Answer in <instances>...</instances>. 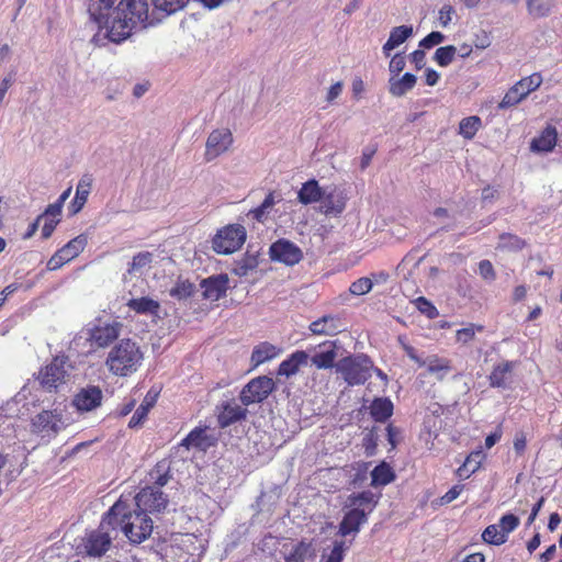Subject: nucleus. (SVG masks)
I'll use <instances>...</instances> for the list:
<instances>
[{"label":"nucleus","instance_id":"64","mask_svg":"<svg viewBox=\"0 0 562 562\" xmlns=\"http://www.w3.org/2000/svg\"><path fill=\"white\" fill-rule=\"evenodd\" d=\"M426 54L424 49H416L409 55L411 61L415 65L416 69L419 70L425 66Z\"/></svg>","mask_w":562,"mask_h":562},{"label":"nucleus","instance_id":"62","mask_svg":"<svg viewBox=\"0 0 562 562\" xmlns=\"http://www.w3.org/2000/svg\"><path fill=\"white\" fill-rule=\"evenodd\" d=\"M479 272L480 276L485 280H491L495 278V271L492 262L487 259L481 260L479 262Z\"/></svg>","mask_w":562,"mask_h":562},{"label":"nucleus","instance_id":"43","mask_svg":"<svg viewBox=\"0 0 562 562\" xmlns=\"http://www.w3.org/2000/svg\"><path fill=\"white\" fill-rule=\"evenodd\" d=\"M481 126L482 121L479 116L472 115L464 117L459 123V134L462 135L465 139H472Z\"/></svg>","mask_w":562,"mask_h":562},{"label":"nucleus","instance_id":"21","mask_svg":"<svg viewBox=\"0 0 562 562\" xmlns=\"http://www.w3.org/2000/svg\"><path fill=\"white\" fill-rule=\"evenodd\" d=\"M346 325L338 315H324L310 325L314 335L334 336L345 330Z\"/></svg>","mask_w":562,"mask_h":562},{"label":"nucleus","instance_id":"2","mask_svg":"<svg viewBox=\"0 0 562 562\" xmlns=\"http://www.w3.org/2000/svg\"><path fill=\"white\" fill-rule=\"evenodd\" d=\"M102 526L115 530L120 528L128 541L139 544L150 537L154 522L150 516L142 512L131 510L127 501L117 499L102 517Z\"/></svg>","mask_w":562,"mask_h":562},{"label":"nucleus","instance_id":"40","mask_svg":"<svg viewBox=\"0 0 562 562\" xmlns=\"http://www.w3.org/2000/svg\"><path fill=\"white\" fill-rule=\"evenodd\" d=\"M313 553L314 549L310 542L300 541L293 546L286 555V562H306Z\"/></svg>","mask_w":562,"mask_h":562},{"label":"nucleus","instance_id":"56","mask_svg":"<svg viewBox=\"0 0 562 562\" xmlns=\"http://www.w3.org/2000/svg\"><path fill=\"white\" fill-rule=\"evenodd\" d=\"M406 65V59L404 54L397 53L395 54L389 64V70L391 74V77H398V75L404 70Z\"/></svg>","mask_w":562,"mask_h":562},{"label":"nucleus","instance_id":"55","mask_svg":"<svg viewBox=\"0 0 562 562\" xmlns=\"http://www.w3.org/2000/svg\"><path fill=\"white\" fill-rule=\"evenodd\" d=\"M415 305L422 314L426 315L430 319H434L439 315L437 307L424 296L417 297Z\"/></svg>","mask_w":562,"mask_h":562},{"label":"nucleus","instance_id":"17","mask_svg":"<svg viewBox=\"0 0 562 562\" xmlns=\"http://www.w3.org/2000/svg\"><path fill=\"white\" fill-rule=\"evenodd\" d=\"M270 256L273 260L293 266L302 259V251L293 243L280 239L271 245Z\"/></svg>","mask_w":562,"mask_h":562},{"label":"nucleus","instance_id":"61","mask_svg":"<svg viewBox=\"0 0 562 562\" xmlns=\"http://www.w3.org/2000/svg\"><path fill=\"white\" fill-rule=\"evenodd\" d=\"M456 13V10L451 4H445L440 8L438 12V20L441 26L446 27L452 20V15Z\"/></svg>","mask_w":562,"mask_h":562},{"label":"nucleus","instance_id":"15","mask_svg":"<svg viewBox=\"0 0 562 562\" xmlns=\"http://www.w3.org/2000/svg\"><path fill=\"white\" fill-rule=\"evenodd\" d=\"M217 436L215 432L210 431L209 427L193 428L180 442L181 447L186 449H196L206 452L217 443Z\"/></svg>","mask_w":562,"mask_h":562},{"label":"nucleus","instance_id":"28","mask_svg":"<svg viewBox=\"0 0 562 562\" xmlns=\"http://www.w3.org/2000/svg\"><path fill=\"white\" fill-rule=\"evenodd\" d=\"M126 305L131 311H134L136 314L150 317H159L160 304L158 301L149 296L131 299L127 301Z\"/></svg>","mask_w":562,"mask_h":562},{"label":"nucleus","instance_id":"31","mask_svg":"<svg viewBox=\"0 0 562 562\" xmlns=\"http://www.w3.org/2000/svg\"><path fill=\"white\" fill-rule=\"evenodd\" d=\"M324 195V190L319 186L318 181L311 179L302 184V188L297 192V200L304 205L319 202Z\"/></svg>","mask_w":562,"mask_h":562},{"label":"nucleus","instance_id":"7","mask_svg":"<svg viewBox=\"0 0 562 562\" xmlns=\"http://www.w3.org/2000/svg\"><path fill=\"white\" fill-rule=\"evenodd\" d=\"M396 276L404 281L430 280L439 277V268L427 259L426 256H423L418 260L406 256L397 265Z\"/></svg>","mask_w":562,"mask_h":562},{"label":"nucleus","instance_id":"46","mask_svg":"<svg viewBox=\"0 0 562 562\" xmlns=\"http://www.w3.org/2000/svg\"><path fill=\"white\" fill-rule=\"evenodd\" d=\"M200 285L203 289V297L213 302L223 297L228 290V283H200Z\"/></svg>","mask_w":562,"mask_h":562},{"label":"nucleus","instance_id":"32","mask_svg":"<svg viewBox=\"0 0 562 562\" xmlns=\"http://www.w3.org/2000/svg\"><path fill=\"white\" fill-rule=\"evenodd\" d=\"M347 506L351 508H361L366 516H369V514L375 508L376 501L374 499V494L371 491H362L350 494L347 498Z\"/></svg>","mask_w":562,"mask_h":562},{"label":"nucleus","instance_id":"12","mask_svg":"<svg viewBox=\"0 0 562 562\" xmlns=\"http://www.w3.org/2000/svg\"><path fill=\"white\" fill-rule=\"evenodd\" d=\"M105 528L110 527L102 526L101 522L98 529L92 530L87 535L85 540V551L88 557L101 558L109 551L112 544V537Z\"/></svg>","mask_w":562,"mask_h":562},{"label":"nucleus","instance_id":"51","mask_svg":"<svg viewBox=\"0 0 562 562\" xmlns=\"http://www.w3.org/2000/svg\"><path fill=\"white\" fill-rule=\"evenodd\" d=\"M189 1L190 0H153V3L156 9L171 14L182 10Z\"/></svg>","mask_w":562,"mask_h":562},{"label":"nucleus","instance_id":"9","mask_svg":"<svg viewBox=\"0 0 562 562\" xmlns=\"http://www.w3.org/2000/svg\"><path fill=\"white\" fill-rule=\"evenodd\" d=\"M274 382L271 378L261 375L249 381L240 391L239 400L245 406L261 403L273 391Z\"/></svg>","mask_w":562,"mask_h":562},{"label":"nucleus","instance_id":"36","mask_svg":"<svg viewBox=\"0 0 562 562\" xmlns=\"http://www.w3.org/2000/svg\"><path fill=\"white\" fill-rule=\"evenodd\" d=\"M395 480V473L385 461L380 462L371 471V486H385Z\"/></svg>","mask_w":562,"mask_h":562},{"label":"nucleus","instance_id":"49","mask_svg":"<svg viewBox=\"0 0 562 562\" xmlns=\"http://www.w3.org/2000/svg\"><path fill=\"white\" fill-rule=\"evenodd\" d=\"M519 524L520 519L518 516L512 513H506L499 518L496 525L501 529L502 533L504 535V538H506L507 541L509 533L513 532L519 526Z\"/></svg>","mask_w":562,"mask_h":562},{"label":"nucleus","instance_id":"58","mask_svg":"<svg viewBox=\"0 0 562 562\" xmlns=\"http://www.w3.org/2000/svg\"><path fill=\"white\" fill-rule=\"evenodd\" d=\"M445 41V35L438 31H432L426 35L420 42L419 47L429 49L436 45L441 44Z\"/></svg>","mask_w":562,"mask_h":562},{"label":"nucleus","instance_id":"19","mask_svg":"<svg viewBox=\"0 0 562 562\" xmlns=\"http://www.w3.org/2000/svg\"><path fill=\"white\" fill-rule=\"evenodd\" d=\"M153 268L154 254L150 251H139L133 256L127 273L131 278L146 279L150 276Z\"/></svg>","mask_w":562,"mask_h":562},{"label":"nucleus","instance_id":"22","mask_svg":"<svg viewBox=\"0 0 562 562\" xmlns=\"http://www.w3.org/2000/svg\"><path fill=\"white\" fill-rule=\"evenodd\" d=\"M346 196L341 191L334 189L330 192H325L319 200V211L325 215H339L346 207Z\"/></svg>","mask_w":562,"mask_h":562},{"label":"nucleus","instance_id":"14","mask_svg":"<svg viewBox=\"0 0 562 562\" xmlns=\"http://www.w3.org/2000/svg\"><path fill=\"white\" fill-rule=\"evenodd\" d=\"M103 392L98 385L81 387L72 397L71 405L79 413H88L101 406Z\"/></svg>","mask_w":562,"mask_h":562},{"label":"nucleus","instance_id":"42","mask_svg":"<svg viewBox=\"0 0 562 562\" xmlns=\"http://www.w3.org/2000/svg\"><path fill=\"white\" fill-rule=\"evenodd\" d=\"M483 454L481 451L472 452L463 462V464L457 470V474L460 479H468L471 474L476 472L481 465Z\"/></svg>","mask_w":562,"mask_h":562},{"label":"nucleus","instance_id":"48","mask_svg":"<svg viewBox=\"0 0 562 562\" xmlns=\"http://www.w3.org/2000/svg\"><path fill=\"white\" fill-rule=\"evenodd\" d=\"M482 540L492 546H501L506 542V538L502 533L496 524L488 525L482 532Z\"/></svg>","mask_w":562,"mask_h":562},{"label":"nucleus","instance_id":"44","mask_svg":"<svg viewBox=\"0 0 562 562\" xmlns=\"http://www.w3.org/2000/svg\"><path fill=\"white\" fill-rule=\"evenodd\" d=\"M542 83V77L539 72L531 74L530 76L524 77L515 83L518 88L519 93L526 98L529 93L537 90Z\"/></svg>","mask_w":562,"mask_h":562},{"label":"nucleus","instance_id":"5","mask_svg":"<svg viewBox=\"0 0 562 562\" xmlns=\"http://www.w3.org/2000/svg\"><path fill=\"white\" fill-rule=\"evenodd\" d=\"M122 323L112 317H97L85 328L87 341L92 349L105 348L121 334Z\"/></svg>","mask_w":562,"mask_h":562},{"label":"nucleus","instance_id":"63","mask_svg":"<svg viewBox=\"0 0 562 562\" xmlns=\"http://www.w3.org/2000/svg\"><path fill=\"white\" fill-rule=\"evenodd\" d=\"M463 485H454L445 495L441 496V504L453 502L461 494Z\"/></svg>","mask_w":562,"mask_h":562},{"label":"nucleus","instance_id":"52","mask_svg":"<svg viewBox=\"0 0 562 562\" xmlns=\"http://www.w3.org/2000/svg\"><path fill=\"white\" fill-rule=\"evenodd\" d=\"M525 98L515 85L505 93L502 101L498 103V110H506L520 103Z\"/></svg>","mask_w":562,"mask_h":562},{"label":"nucleus","instance_id":"26","mask_svg":"<svg viewBox=\"0 0 562 562\" xmlns=\"http://www.w3.org/2000/svg\"><path fill=\"white\" fill-rule=\"evenodd\" d=\"M319 350L311 357V362L317 369H333L336 366L337 347L335 342H325Z\"/></svg>","mask_w":562,"mask_h":562},{"label":"nucleus","instance_id":"60","mask_svg":"<svg viewBox=\"0 0 562 562\" xmlns=\"http://www.w3.org/2000/svg\"><path fill=\"white\" fill-rule=\"evenodd\" d=\"M40 216H43L44 224L42 227V237L43 238H49L55 231L56 226L60 222V220H56L54 217H49L47 215L41 214Z\"/></svg>","mask_w":562,"mask_h":562},{"label":"nucleus","instance_id":"3","mask_svg":"<svg viewBox=\"0 0 562 562\" xmlns=\"http://www.w3.org/2000/svg\"><path fill=\"white\" fill-rule=\"evenodd\" d=\"M144 355L136 341L125 338L120 340L108 353L105 364L117 376L133 374L142 366Z\"/></svg>","mask_w":562,"mask_h":562},{"label":"nucleus","instance_id":"33","mask_svg":"<svg viewBox=\"0 0 562 562\" xmlns=\"http://www.w3.org/2000/svg\"><path fill=\"white\" fill-rule=\"evenodd\" d=\"M280 352V349L270 342H260L255 346L251 352L250 361L256 368L265 362L274 359Z\"/></svg>","mask_w":562,"mask_h":562},{"label":"nucleus","instance_id":"38","mask_svg":"<svg viewBox=\"0 0 562 562\" xmlns=\"http://www.w3.org/2000/svg\"><path fill=\"white\" fill-rule=\"evenodd\" d=\"M258 263L257 255L246 252L239 260L234 262L232 272L239 278L246 277L258 267Z\"/></svg>","mask_w":562,"mask_h":562},{"label":"nucleus","instance_id":"4","mask_svg":"<svg viewBox=\"0 0 562 562\" xmlns=\"http://www.w3.org/2000/svg\"><path fill=\"white\" fill-rule=\"evenodd\" d=\"M335 370L347 385H363L372 375L373 362L364 353H353L339 359Z\"/></svg>","mask_w":562,"mask_h":562},{"label":"nucleus","instance_id":"13","mask_svg":"<svg viewBox=\"0 0 562 562\" xmlns=\"http://www.w3.org/2000/svg\"><path fill=\"white\" fill-rule=\"evenodd\" d=\"M233 134L228 128H217L211 132L206 139L204 158L212 161L229 149Z\"/></svg>","mask_w":562,"mask_h":562},{"label":"nucleus","instance_id":"11","mask_svg":"<svg viewBox=\"0 0 562 562\" xmlns=\"http://www.w3.org/2000/svg\"><path fill=\"white\" fill-rule=\"evenodd\" d=\"M67 357L57 356L40 372V382L47 391L56 390L60 383L65 382Z\"/></svg>","mask_w":562,"mask_h":562},{"label":"nucleus","instance_id":"29","mask_svg":"<svg viewBox=\"0 0 562 562\" xmlns=\"http://www.w3.org/2000/svg\"><path fill=\"white\" fill-rule=\"evenodd\" d=\"M370 416L375 423H385L394 412L390 397H374L370 404Z\"/></svg>","mask_w":562,"mask_h":562},{"label":"nucleus","instance_id":"37","mask_svg":"<svg viewBox=\"0 0 562 562\" xmlns=\"http://www.w3.org/2000/svg\"><path fill=\"white\" fill-rule=\"evenodd\" d=\"M557 1L558 0H526L527 11L535 19L546 18L552 12Z\"/></svg>","mask_w":562,"mask_h":562},{"label":"nucleus","instance_id":"8","mask_svg":"<svg viewBox=\"0 0 562 562\" xmlns=\"http://www.w3.org/2000/svg\"><path fill=\"white\" fill-rule=\"evenodd\" d=\"M136 512H142L145 515L161 514L167 505L168 497L157 487L145 486L134 497Z\"/></svg>","mask_w":562,"mask_h":562},{"label":"nucleus","instance_id":"30","mask_svg":"<svg viewBox=\"0 0 562 562\" xmlns=\"http://www.w3.org/2000/svg\"><path fill=\"white\" fill-rule=\"evenodd\" d=\"M91 187H92L91 176L86 175L79 180L77 188H76L75 198L72 199V201L69 205V211L71 214H77L82 210V207L85 206V204L88 200V196L90 194Z\"/></svg>","mask_w":562,"mask_h":562},{"label":"nucleus","instance_id":"59","mask_svg":"<svg viewBox=\"0 0 562 562\" xmlns=\"http://www.w3.org/2000/svg\"><path fill=\"white\" fill-rule=\"evenodd\" d=\"M344 551H345V542L336 541L330 553L323 558L321 562H342L344 560Z\"/></svg>","mask_w":562,"mask_h":562},{"label":"nucleus","instance_id":"1","mask_svg":"<svg viewBox=\"0 0 562 562\" xmlns=\"http://www.w3.org/2000/svg\"><path fill=\"white\" fill-rule=\"evenodd\" d=\"M115 2L116 0H89L88 11L98 24V32L93 36L95 44H103V40L121 43L136 27L146 26L149 11L147 0H121L114 8Z\"/></svg>","mask_w":562,"mask_h":562},{"label":"nucleus","instance_id":"18","mask_svg":"<svg viewBox=\"0 0 562 562\" xmlns=\"http://www.w3.org/2000/svg\"><path fill=\"white\" fill-rule=\"evenodd\" d=\"M217 422L221 428L246 418L247 409L241 407L235 400L224 401L216 406Z\"/></svg>","mask_w":562,"mask_h":562},{"label":"nucleus","instance_id":"16","mask_svg":"<svg viewBox=\"0 0 562 562\" xmlns=\"http://www.w3.org/2000/svg\"><path fill=\"white\" fill-rule=\"evenodd\" d=\"M60 416L52 411H43L32 419L33 431L43 438H53L63 429Z\"/></svg>","mask_w":562,"mask_h":562},{"label":"nucleus","instance_id":"50","mask_svg":"<svg viewBox=\"0 0 562 562\" xmlns=\"http://www.w3.org/2000/svg\"><path fill=\"white\" fill-rule=\"evenodd\" d=\"M483 330H484L483 325H476V324L470 323L465 327L457 330L456 339L458 342L467 345L475 338L476 333H481Z\"/></svg>","mask_w":562,"mask_h":562},{"label":"nucleus","instance_id":"23","mask_svg":"<svg viewBox=\"0 0 562 562\" xmlns=\"http://www.w3.org/2000/svg\"><path fill=\"white\" fill-rule=\"evenodd\" d=\"M516 366L514 361H503L494 366L488 375L490 386L506 390L510 385L512 372Z\"/></svg>","mask_w":562,"mask_h":562},{"label":"nucleus","instance_id":"47","mask_svg":"<svg viewBox=\"0 0 562 562\" xmlns=\"http://www.w3.org/2000/svg\"><path fill=\"white\" fill-rule=\"evenodd\" d=\"M457 55V47L453 45H447L441 46L437 48L434 60L440 66V67H447L450 65L454 57Z\"/></svg>","mask_w":562,"mask_h":562},{"label":"nucleus","instance_id":"20","mask_svg":"<svg viewBox=\"0 0 562 562\" xmlns=\"http://www.w3.org/2000/svg\"><path fill=\"white\" fill-rule=\"evenodd\" d=\"M345 513L341 521L339 522L338 533L342 537L349 535H356L359 532L360 527L368 521V516H366L363 509L361 508H351Z\"/></svg>","mask_w":562,"mask_h":562},{"label":"nucleus","instance_id":"27","mask_svg":"<svg viewBox=\"0 0 562 562\" xmlns=\"http://www.w3.org/2000/svg\"><path fill=\"white\" fill-rule=\"evenodd\" d=\"M412 25L395 26L391 30L387 41L382 46L385 57L391 56V52L405 43L413 35Z\"/></svg>","mask_w":562,"mask_h":562},{"label":"nucleus","instance_id":"25","mask_svg":"<svg viewBox=\"0 0 562 562\" xmlns=\"http://www.w3.org/2000/svg\"><path fill=\"white\" fill-rule=\"evenodd\" d=\"M310 356L305 350H296L284 359L278 368V375L290 378L296 374L302 366H306Z\"/></svg>","mask_w":562,"mask_h":562},{"label":"nucleus","instance_id":"6","mask_svg":"<svg viewBox=\"0 0 562 562\" xmlns=\"http://www.w3.org/2000/svg\"><path fill=\"white\" fill-rule=\"evenodd\" d=\"M247 238L240 224H228L220 228L212 238V248L218 255H231L239 250Z\"/></svg>","mask_w":562,"mask_h":562},{"label":"nucleus","instance_id":"54","mask_svg":"<svg viewBox=\"0 0 562 562\" xmlns=\"http://www.w3.org/2000/svg\"><path fill=\"white\" fill-rule=\"evenodd\" d=\"M379 436L375 428H372L362 439V447L367 457H373L376 453Z\"/></svg>","mask_w":562,"mask_h":562},{"label":"nucleus","instance_id":"53","mask_svg":"<svg viewBox=\"0 0 562 562\" xmlns=\"http://www.w3.org/2000/svg\"><path fill=\"white\" fill-rule=\"evenodd\" d=\"M369 467V462H358L355 465H352V470L355 472L351 475L350 483L355 487H359L364 483V481L367 480Z\"/></svg>","mask_w":562,"mask_h":562},{"label":"nucleus","instance_id":"24","mask_svg":"<svg viewBox=\"0 0 562 562\" xmlns=\"http://www.w3.org/2000/svg\"><path fill=\"white\" fill-rule=\"evenodd\" d=\"M558 142V131L553 125H547L541 133L530 143V149L535 153H550Z\"/></svg>","mask_w":562,"mask_h":562},{"label":"nucleus","instance_id":"45","mask_svg":"<svg viewBox=\"0 0 562 562\" xmlns=\"http://www.w3.org/2000/svg\"><path fill=\"white\" fill-rule=\"evenodd\" d=\"M149 475L150 480L155 484L153 487L160 490V487L165 486L170 479L169 465L166 461L158 462L150 471Z\"/></svg>","mask_w":562,"mask_h":562},{"label":"nucleus","instance_id":"34","mask_svg":"<svg viewBox=\"0 0 562 562\" xmlns=\"http://www.w3.org/2000/svg\"><path fill=\"white\" fill-rule=\"evenodd\" d=\"M417 78L411 72H405L401 78L391 77L389 80V91L394 97H402L416 85Z\"/></svg>","mask_w":562,"mask_h":562},{"label":"nucleus","instance_id":"39","mask_svg":"<svg viewBox=\"0 0 562 562\" xmlns=\"http://www.w3.org/2000/svg\"><path fill=\"white\" fill-rule=\"evenodd\" d=\"M527 243L521 237L512 234V233H503L498 237V243L496 249L507 250V251H519L526 247Z\"/></svg>","mask_w":562,"mask_h":562},{"label":"nucleus","instance_id":"10","mask_svg":"<svg viewBox=\"0 0 562 562\" xmlns=\"http://www.w3.org/2000/svg\"><path fill=\"white\" fill-rule=\"evenodd\" d=\"M87 244L88 236L86 234H80L76 236L52 256V258L47 262V268L49 270L59 269L65 263L77 258L83 251Z\"/></svg>","mask_w":562,"mask_h":562},{"label":"nucleus","instance_id":"41","mask_svg":"<svg viewBox=\"0 0 562 562\" xmlns=\"http://www.w3.org/2000/svg\"><path fill=\"white\" fill-rule=\"evenodd\" d=\"M427 371L436 374L438 380H443L446 374L451 371V361L438 356H429L427 362Z\"/></svg>","mask_w":562,"mask_h":562},{"label":"nucleus","instance_id":"57","mask_svg":"<svg viewBox=\"0 0 562 562\" xmlns=\"http://www.w3.org/2000/svg\"><path fill=\"white\" fill-rule=\"evenodd\" d=\"M195 283H176V286L170 290V295L179 300L191 296L194 292Z\"/></svg>","mask_w":562,"mask_h":562},{"label":"nucleus","instance_id":"35","mask_svg":"<svg viewBox=\"0 0 562 562\" xmlns=\"http://www.w3.org/2000/svg\"><path fill=\"white\" fill-rule=\"evenodd\" d=\"M157 396H158V394L157 393L153 394L151 391H149L146 394L145 398L143 400L140 405L136 408V411L134 412L133 416L130 419V423H128L130 428H136L144 423L150 408L154 407V405L157 401Z\"/></svg>","mask_w":562,"mask_h":562}]
</instances>
